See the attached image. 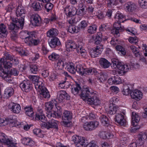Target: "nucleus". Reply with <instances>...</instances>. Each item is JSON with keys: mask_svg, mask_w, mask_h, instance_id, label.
Instances as JSON below:
<instances>
[{"mask_svg": "<svg viewBox=\"0 0 147 147\" xmlns=\"http://www.w3.org/2000/svg\"><path fill=\"white\" fill-rule=\"evenodd\" d=\"M85 67L80 64H77L76 66V71L80 75H83Z\"/></svg>", "mask_w": 147, "mask_h": 147, "instance_id": "obj_39", "label": "nucleus"}, {"mask_svg": "<svg viewBox=\"0 0 147 147\" xmlns=\"http://www.w3.org/2000/svg\"><path fill=\"white\" fill-rule=\"evenodd\" d=\"M128 40L131 43H136L138 41V39L136 37H129L128 39Z\"/></svg>", "mask_w": 147, "mask_h": 147, "instance_id": "obj_61", "label": "nucleus"}, {"mask_svg": "<svg viewBox=\"0 0 147 147\" xmlns=\"http://www.w3.org/2000/svg\"><path fill=\"white\" fill-rule=\"evenodd\" d=\"M95 43L97 44H98L102 40H105L107 39L102 36V33L100 32H98L95 36L92 37Z\"/></svg>", "mask_w": 147, "mask_h": 147, "instance_id": "obj_30", "label": "nucleus"}, {"mask_svg": "<svg viewBox=\"0 0 147 147\" xmlns=\"http://www.w3.org/2000/svg\"><path fill=\"white\" fill-rule=\"evenodd\" d=\"M44 3H47L45 5V7L46 11L49 12L51 10L53 7V5L51 3H49L51 0H39Z\"/></svg>", "mask_w": 147, "mask_h": 147, "instance_id": "obj_37", "label": "nucleus"}, {"mask_svg": "<svg viewBox=\"0 0 147 147\" xmlns=\"http://www.w3.org/2000/svg\"><path fill=\"white\" fill-rule=\"evenodd\" d=\"M146 139H147L146 134H140L138 136V139L136 141V142L137 145L138 146L142 145Z\"/></svg>", "mask_w": 147, "mask_h": 147, "instance_id": "obj_27", "label": "nucleus"}, {"mask_svg": "<svg viewBox=\"0 0 147 147\" xmlns=\"http://www.w3.org/2000/svg\"><path fill=\"white\" fill-rule=\"evenodd\" d=\"M103 50V46L98 45L90 49V54L91 57L94 58L100 54Z\"/></svg>", "mask_w": 147, "mask_h": 147, "instance_id": "obj_13", "label": "nucleus"}, {"mask_svg": "<svg viewBox=\"0 0 147 147\" xmlns=\"http://www.w3.org/2000/svg\"><path fill=\"white\" fill-rule=\"evenodd\" d=\"M38 70V68L37 66L35 65H32L30 67V71L33 74L36 73Z\"/></svg>", "mask_w": 147, "mask_h": 147, "instance_id": "obj_62", "label": "nucleus"}, {"mask_svg": "<svg viewBox=\"0 0 147 147\" xmlns=\"http://www.w3.org/2000/svg\"><path fill=\"white\" fill-rule=\"evenodd\" d=\"M84 73L83 75L91 74L92 73V69L91 68H87L85 67L84 70Z\"/></svg>", "mask_w": 147, "mask_h": 147, "instance_id": "obj_60", "label": "nucleus"}, {"mask_svg": "<svg viewBox=\"0 0 147 147\" xmlns=\"http://www.w3.org/2000/svg\"><path fill=\"white\" fill-rule=\"evenodd\" d=\"M20 35L21 38L24 39L25 43L29 45H36L40 42L38 39H36L34 35L27 31L21 32Z\"/></svg>", "mask_w": 147, "mask_h": 147, "instance_id": "obj_4", "label": "nucleus"}, {"mask_svg": "<svg viewBox=\"0 0 147 147\" xmlns=\"http://www.w3.org/2000/svg\"><path fill=\"white\" fill-rule=\"evenodd\" d=\"M31 7L35 11H39L41 9L40 3L37 1L34 2L31 5Z\"/></svg>", "mask_w": 147, "mask_h": 147, "instance_id": "obj_45", "label": "nucleus"}, {"mask_svg": "<svg viewBox=\"0 0 147 147\" xmlns=\"http://www.w3.org/2000/svg\"><path fill=\"white\" fill-rule=\"evenodd\" d=\"M30 79L34 84L35 88L38 92H47V88L43 85L41 81V78L38 76H32Z\"/></svg>", "mask_w": 147, "mask_h": 147, "instance_id": "obj_6", "label": "nucleus"}, {"mask_svg": "<svg viewBox=\"0 0 147 147\" xmlns=\"http://www.w3.org/2000/svg\"><path fill=\"white\" fill-rule=\"evenodd\" d=\"M15 6V4H10L6 8V10L7 12H11L14 9Z\"/></svg>", "mask_w": 147, "mask_h": 147, "instance_id": "obj_59", "label": "nucleus"}, {"mask_svg": "<svg viewBox=\"0 0 147 147\" xmlns=\"http://www.w3.org/2000/svg\"><path fill=\"white\" fill-rule=\"evenodd\" d=\"M126 31L129 34H131L135 35L136 33V30L132 27L126 29Z\"/></svg>", "mask_w": 147, "mask_h": 147, "instance_id": "obj_58", "label": "nucleus"}, {"mask_svg": "<svg viewBox=\"0 0 147 147\" xmlns=\"http://www.w3.org/2000/svg\"><path fill=\"white\" fill-rule=\"evenodd\" d=\"M72 118V113L69 111H65L62 116V122L61 124L64 126H66L69 123V121L71 120Z\"/></svg>", "mask_w": 147, "mask_h": 147, "instance_id": "obj_10", "label": "nucleus"}, {"mask_svg": "<svg viewBox=\"0 0 147 147\" xmlns=\"http://www.w3.org/2000/svg\"><path fill=\"white\" fill-rule=\"evenodd\" d=\"M99 119L102 125L104 126H107L109 124L108 118L105 115H102L99 117Z\"/></svg>", "mask_w": 147, "mask_h": 147, "instance_id": "obj_36", "label": "nucleus"}, {"mask_svg": "<svg viewBox=\"0 0 147 147\" xmlns=\"http://www.w3.org/2000/svg\"><path fill=\"white\" fill-rule=\"evenodd\" d=\"M119 4L117 0H109L107 1V5L109 7H114Z\"/></svg>", "mask_w": 147, "mask_h": 147, "instance_id": "obj_47", "label": "nucleus"}, {"mask_svg": "<svg viewBox=\"0 0 147 147\" xmlns=\"http://www.w3.org/2000/svg\"><path fill=\"white\" fill-rule=\"evenodd\" d=\"M36 119L37 120H40L41 121L43 122L46 120V117L45 115L41 111L38 112L36 114Z\"/></svg>", "mask_w": 147, "mask_h": 147, "instance_id": "obj_42", "label": "nucleus"}, {"mask_svg": "<svg viewBox=\"0 0 147 147\" xmlns=\"http://www.w3.org/2000/svg\"><path fill=\"white\" fill-rule=\"evenodd\" d=\"M142 49L144 52V55L145 56H147V47L146 44H143L142 45Z\"/></svg>", "mask_w": 147, "mask_h": 147, "instance_id": "obj_64", "label": "nucleus"}, {"mask_svg": "<svg viewBox=\"0 0 147 147\" xmlns=\"http://www.w3.org/2000/svg\"><path fill=\"white\" fill-rule=\"evenodd\" d=\"M136 7V6L134 3L129 2L125 4L124 6L125 9L129 12H132L134 11Z\"/></svg>", "mask_w": 147, "mask_h": 147, "instance_id": "obj_29", "label": "nucleus"}, {"mask_svg": "<svg viewBox=\"0 0 147 147\" xmlns=\"http://www.w3.org/2000/svg\"><path fill=\"white\" fill-rule=\"evenodd\" d=\"M97 29V26L96 25H92L89 27L88 32L90 34H93L96 32Z\"/></svg>", "mask_w": 147, "mask_h": 147, "instance_id": "obj_48", "label": "nucleus"}, {"mask_svg": "<svg viewBox=\"0 0 147 147\" xmlns=\"http://www.w3.org/2000/svg\"><path fill=\"white\" fill-rule=\"evenodd\" d=\"M58 123L57 121L52 119L50 120L48 122L44 123L43 125L47 129L52 128H55L57 127Z\"/></svg>", "mask_w": 147, "mask_h": 147, "instance_id": "obj_18", "label": "nucleus"}, {"mask_svg": "<svg viewBox=\"0 0 147 147\" xmlns=\"http://www.w3.org/2000/svg\"><path fill=\"white\" fill-rule=\"evenodd\" d=\"M57 101L54 99L51 100V101L47 102L45 104V109L47 111H50L53 109L55 105V106H56Z\"/></svg>", "mask_w": 147, "mask_h": 147, "instance_id": "obj_25", "label": "nucleus"}, {"mask_svg": "<svg viewBox=\"0 0 147 147\" xmlns=\"http://www.w3.org/2000/svg\"><path fill=\"white\" fill-rule=\"evenodd\" d=\"M17 51L18 52L19 54L21 55L26 56L27 55V51H25V50L23 49L22 48H18L17 49Z\"/></svg>", "mask_w": 147, "mask_h": 147, "instance_id": "obj_55", "label": "nucleus"}, {"mask_svg": "<svg viewBox=\"0 0 147 147\" xmlns=\"http://www.w3.org/2000/svg\"><path fill=\"white\" fill-rule=\"evenodd\" d=\"M70 98V96L66 92H64L63 94H61L59 96H57V100L59 102H62L64 99L68 100H69Z\"/></svg>", "mask_w": 147, "mask_h": 147, "instance_id": "obj_35", "label": "nucleus"}, {"mask_svg": "<svg viewBox=\"0 0 147 147\" xmlns=\"http://www.w3.org/2000/svg\"><path fill=\"white\" fill-rule=\"evenodd\" d=\"M39 94L41 97L45 98H49L50 97L49 92H40Z\"/></svg>", "mask_w": 147, "mask_h": 147, "instance_id": "obj_63", "label": "nucleus"}, {"mask_svg": "<svg viewBox=\"0 0 147 147\" xmlns=\"http://www.w3.org/2000/svg\"><path fill=\"white\" fill-rule=\"evenodd\" d=\"M65 62L61 60L58 61L55 65V67L57 69L60 70L63 69L64 67Z\"/></svg>", "mask_w": 147, "mask_h": 147, "instance_id": "obj_46", "label": "nucleus"}, {"mask_svg": "<svg viewBox=\"0 0 147 147\" xmlns=\"http://www.w3.org/2000/svg\"><path fill=\"white\" fill-rule=\"evenodd\" d=\"M49 44L51 48H54L57 46L60 45L61 43L58 38L55 37L51 39Z\"/></svg>", "mask_w": 147, "mask_h": 147, "instance_id": "obj_28", "label": "nucleus"}, {"mask_svg": "<svg viewBox=\"0 0 147 147\" xmlns=\"http://www.w3.org/2000/svg\"><path fill=\"white\" fill-rule=\"evenodd\" d=\"M66 51H71L78 47L76 43L73 41L69 40L65 43Z\"/></svg>", "mask_w": 147, "mask_h": 147, "instance_id": "obj_16", "label": "nucleus"}, {"mask_svg": "<svg viewBox=\"0 0 147 147\" xmlns=\"http://www.w3.org/2000/svg\"><path fill=\"white\" fill-rule=\"evenodd\" d=\"M88 23L85 20L82 21L79 24V27L82 29H84L88 26Z\"/></svg>", "mask_w": 147, "mask_h": 147, "instance_id": "obj_57", "label": "nucleus"}, {"mask_svg": "<svg viewBox=\"0 0 147 147\" xmlns=\"http://www.w3.org/2000/svg\"><path fill=\"white\" fill-rule=\"evenodd\" d=\"M24 16H22L20 19L19 21L16 18H11L10 20V24H8L9 29L14 32L20 28H22L24 25Z\"/></svg>", "mask_w": 147, "mask_h": 147, "instance_id": "obj_5", "label": "nucleus"}, {"mask_svg": "<svg viewBox=\"0 0 147 147\" xmlns=\"http://www.w3.org/2000/svg\"><path fill=\"white\" fill-rule=\"evenodd\" d=\"M80 48V51H79V53L84 58H85L86 57V51L82 48L81 47H80L79 46H78V47Z\"/></svg>", "mask_w": 147, "mask_h": 147, "instance_id": "obj_53", "label": "nucleus"}, {"mask_svg": "<svg viewBox=\"0 0 147 147\" xmlns=\"http://www.w3.org/2000/svg\"><path fill=\"white\" fill-rule=\"evenodd\" d=\"M100 66L104 68H108L111 64L107 59L104 58H101L99 61Z\"/></svg>", "mask_w": 147, "mask_h": 147, "instance_id": "obj_31", "label": "nucleus"}, {"mask_svg": "<svg viewBox=\"0 0 147 147\" xmlns=\"http://www.w3.org/2000/svg\"><path fill=\"white\" fill-rule=\"evenodd\" d=\"M78 9L77 11V14L78 15L82 17L85 14L86 11H85L83 5L82 4H80L78 6Z\"/></svg>", "mask_w": 147, "mask_h": 147, "instance_id": "obj_34", "label": "nucleus"}, {"mask_svg": "<svg viewBox=\"0 0 147 147\" xmlns=\"http://www.w3.org/2000/svg\"><path fill=\"white\" fill-rule=\"evenodd\" d=\"M100 103V100L97 97L91 98L88 103L91 105H99Z\"/></svg>", "mask_w": 147, "mask_h": 147, "instance_id": "obj_44", "label": "nucleus"}, {"mask_svg": "<svg viewBox=\"0 0 147 147\" xmlns=\"http://www.w3.org/2000/svg\"><path fill=\"white\" fill-rule=\"evenodd\" d=\"M8 107L11 111L14 113H19L21 110L20 105L14 102H11L8 105Z\"/></svg>", "mask_w": 147, "mask_h": 147, "instance_id": "obj_14", "label": "nucleus"}, {"mask_svg": "<svg viewBox=\"0 0 147 147\" xmlns=\"http://www.w3.org/2000/svg\"><path fill=\"white\" fill-rule=\"evenodd\" d=\"M111 61L112 63V67L116 69L117 72L119 74L122 75L130 69L129 64H125L115 59H112Z\"/></svg>", "mask_w": 147, "mask_h": 147, "instance_id": "obj_3", "label": "nucleus"}, {"mask_svg": "<svg viewBox=\"0 0 147 147\" xmlns=\"http://www.w3.org/2000/svg\"><path fill=\"white\" fill-rule=\"evenodd\" d=\"M59 57V55L57 53H53L49 56V60L51 61H56Z\"/></svg>", "mask_w": 147, "mask_h": 147, "instance_id": "obj_49", "label": "nucleus"}, {"mask_svg": "<svg viewBox=\"0 0 147 147\" xmlns=\"http://www.w3.org/2000/svg\"><path fill=\"white\" fill-rule=\"evenodd\" d=\"M131 123L133 127L136 126L139 122L140 118L139 115L135 112H132V113Z\"/></svg>", "mask_w": 147, "mask_h": 147, "instance_id": "obj_22", "label": "nucleus"}, {"mask_svg": "<svg viewBox=\"0 0 147 147\" xmlns=\"http://www.w3.org/2000/svg\"><path fill=\"white\" fill-rule=\"evenodd\" d=\"M64 12L67 17H71L74 16L76 14L77 10L75 7L67 6L65 7Z\"/></svg>", "mask_w": 147, "mask_h": 147, "instance_id": "obj_15", "label": "nucleus"}, {"mask_svg": "<svg viewBox=\"0 0 147 147\" xmlns=\"http://www.w3.org/2000/svg\"><path fill=\"white\" fill-rule=\"evenodd\" d=\"M40 18L37 14L32 15L31 17V24L33 26H38L40 23Z\"/></svg>", "mask_w": 147, "mask_h": 147, "instance_id": "obj_19", "label": "nucleus"}, {"mask_svg": "<svg viewBox=\"0 0 147 147\" xmlns=\"http://www.w3.org/2000/svg\"><path fill=\"white\" fill-rule=\"evenodd\" d=\"M132 88L131 85L129 84L125 85L123 87V92H133Z\"/></svg>", "mask_w": 147, "mask_h": 147, "instance_id": "obj_51", "label": "nucleus"}, {"mask_svg": "<svg viewBox=\"0 0 147 147\" xmlns=\"http://www.w3.org/2000/svg\"><path fill=\"white\" fill-rule=\"evenodd\" d=\"M25 11L24 8L21 5L19 6L16 9V14L17 16H20L24 14Z\"/></svg>", "mask_w": 147, "mask_h": 147, "instance_id": "obj_43", "label": "nucleus"}, {"mask_svg": "<svg viewBox=\"0 0 147 147\" xmlns=\"http://www.w3.org/2000/svg\"><path fill=\"white\" fill-rule=\"evenodd\" d=\"M32 86V85L30 84V81L28 80H24L20 84V87L23 91H26V90L30 89Z\"/></svg>", "mask_w": 147, "mask_h": 147, "instance_id": "obj_17", "label": "nucleus"}, {"mask_svg": "<svg viewBox=\"0 0 147 147\" xmlns=\"http://www.w3.org/2000/svg\"><path fill=\"white\" fill-rule=\"evenodd\" d=\"M8 32L6 26L3 24H0V37L5 38L8 34Z\"/></svg>", "mask_w": 147, "mask_h": 147, "instance_id": "obj_23", "label": "nucleus"}, {"mask_svg": "<svg viewBox=\"0 0 147 147\" xmlns=\"http://www.w3.org/2000/svg\"><path fill=\"white\" fill-rule=\"evenodd\" d=\"M1 94V97L5 98H8L13 94V92H0V95Z\"/></svg>", "mask_w": 147, "mask_h": 147, "instance_id": "obj_52", "label": "nucleus"}, {"mask_svg": "<svg viewBox=\"0 0 147 147\" xmlns=\"http://www.w3.org/2000/svg\"><path fill=\"white\" fill-rule=\"evenodd\" d=\"M80 96L83 100L88 103L91 98L88 92H81Z\"/></svg>", "mask_w": 147, "mask_h": 147, "instance_id": "obj_38", "label": "nucleus"}, {"mask_svg": "<svg viewBox=\"0 0 147 147\" xmlns=\"http://www.w3.org/2000/svg\"><path fill=\"white\" fill-rule=\"evenodd\" d=\"M108 82L110 85L113 84H119L121 82V80L120 78L116 76H112L108 80Z\"/></svg>", "mask_w": 147, "mask_h": 147, "instance_id": "obj_21", "label": "nucleus"}, {"mask_svg": "<svg viewBox=\"0 0 147 147\" xmlns=\"http://www.w3.org/2000/svg\"><path fill=\"white\" fill-rule=\"evenodd\" d=\"M123 95H130L132 98L135 99L136 100H139L141 99L142 97V92H124Z\"/></svg>", "mask_w": 147, "mask_h": 147, "instance_id": "obj_20", "label": "nucleus"}, {"mask_svg": "<svg viewBox=\"0 0 147 147\" xmlns=\"http://www.w3.org/2000/svg\"><path fill=\"white\" fill-rule=\"evenodd\" d=\"M72 140L77 147H86L88 145V142L84 137L74 135L72 137Z\"/></svg>", "mask_w": 147, "mask_h": 147, "instance_id": "obj_7", "label": "nucleus"}, {"mask_svg": "<svg viewBox=\"0 0 147 147\" xmlns=\"http://www.w3.org/2000/svg\"><path fill=\"white\" fill-rule=\"evenodd\" d=\"M55 106V109L54 111L53 117L57 118H60L62 114V109L60 107L58 106L57 104L56 106Z\"/></svg>", "mask_w": 147, "mask_h": 147, "instance_id": "obj_26", "label": "nucleus"}, {"mask_svg": "<svg viewBox=\"0 0 147 147\" xmlns=\"http://www.w3.org/2000/svg\"><path fill=\"white\" fill-rule=\"evenodd\" d=\"M118 110V107L115 104H110L108 110V113L111 115L114 114Z\"/></svg>", "mask_w": 147, "mask_h": 147, "instance_id": "obj_32", "label": "nucleus"}, {"mask_svg": "<svg viewBox=\"0 0 147 147\" xmlns=\"http://www.w3.org/2000/svg\"><path fill=\"white\" fill-rule=\"evenodd\" d=\"M125 112L117 114L115 115V120L119 125H123L126 123L125 119Z\"/></svg>", "mask_w": 147, "mask_h": 147, "instance_id": "obj_9", "label": "nucleus"}, {"mask_svg": "<svg viewBox=\"0 0 147 147\" xmlns=\"http://www.w3.org/2000/svg\"><path fill=\"white\" fill-rule=\"evenodd\" d=\"M65 68L68 71L72 74H75L76 71V67H75L74 63L71 62L67 63Z\"/></svg>", "mask_w": 147, "mask_h": 147, "instance_id": "obj_24", "label": "nucleus"}, {"mask_svg": "<svg viewBox=\"0 0 147 147\" xmlns=\"http://www.w3.org/2000/svg\"><path fill=\"white\" fill-rule=\"evenodd\" d=\"M125 16L119 11L117 12L115 15V18L116 22L113 24L111 32L117 36H119V32L124 30V28L121 27L120 23L123 22L125 21Z\"/></svg>", "mask_w": 147, "mask_h": 147, "instance_id": "obj_2", "label": "nucleus"}, {"mask_svg": "<svg viewBox=\"0 0 147 147\" xmlns=\"http://www.w3.org/2000/svg\"><path fill=\"white\" fill-rule=\"evenodd\" d=\"M0 140L1 141L7 145L9 147H17L16 143H13L12 141L8 138L3 133L0 134Z\"/></svg>", "mask_w": 147, "mask_h": 147, "instance_id": "obj_11", "label": "nucleus"}, {"mask_svg": "<svg viewBox=\"0 0 147 147\" xmlns=\"http://www.w3.org/2000/svg\"><path fill=\"white\" fill-rule=\"evenodd\" d=\"M99 125V122L97 121L86 122L83 123V127L86 130L91 131L96 128Z\"/></svg>", "mask_w": 147, "mask_h": 147, "instance_id": "obj_8", "label": "nucleus"}, {"mask_svg": "<svg viewBox=\"0 0 147 147\" xmlns=\"http://www.w3.org/2000/svg\"><path fill=\"white\" fill-rule=\"evenodd\" d=\"M68 30L70 33H77L79 31V28L74 25H71L69 26Z\"/></svg>", "mask_w": 147, "mask_h": 147, "instance_id": "obj_41", "label": "nucleus"}, {"mask_svg": "<svg viewBox=\"0 0 147 147\" xmlns=\"http://www.w3.org/2000/svg\"><path fill=\"white\" fill-rule=\"evenodd\" d=\"M25 113L28 116L32 117L34 114L33 109L31 106L26 107L24 108Z\"/></svg>", "mask_w": 147, "mask_h": 147, "instance_id": "obj_40", "label": "nucleus"}, {"mask_svg": "<svg viewBox=\"0 0 147 147\" xmlns=\"http://www.w3.org/2000/svg\"><path fill=\"white\" fill-rule=\"evenodd\" d=\"M115 49L117 51H119L121 53V55L124 56L126 54V51L122 46L121 45H117L116 46Z\"/></svg>", "mask_w": 147, "mask_h": 147, "instance_id": "obj_50", "label": "nucleus"}, {"mask_svg": "<svg viewBox=\"0 0 147 147\" xmlns=\"http://www.w3.org/2000/svg\"><path fill=\"white\" fill-rule=\"evenodd\" d=\"M1 64L0 65V76L5 79L6 81H9V75L4 72L2 67V65L5 68L11 67L12 63L17 64L18 60L13 59V57L10 55L8 53L5 54V56L0 60Z\"/></svg>", "mask_w": 147, "mask_h": 147, "instance_id": "obj_1", "label": "nucleus"}, {"mask_svg": "<svg viewBox=\"0 0 147 147\" xmlns=\"http://www.w3.org/2000/svg\"><path fill=\"white\" fill-rule=\"evenodd\" d=\"M59 32L58 30L54 28L50 29L47 32V37H52L57 36Z\"/></svg>", "mask_w": 147, "mask_h": 147, "instance_id": "obj_33", "label": "nucleus"}, {"mask_svg": "<svg viewBox=\"0 0 147 147\" xmlns=\"http://www.w3.org/2000/svg\"><path fill=\"white\" fill-rule=\"evenodd\" d=\"M81 87L78 84L73 85L71 86V90L72 92L75 91V92H78L81 89Z\"/></svg>", "mask_w": 147, "mask_h": 147, "instance_id": "obj_54", "label": "nucleus"}, {"mask_svg": "<svg viewBox=\"0 0 147 147\" xmlns=\"http://www.w3.org/2000/svg\"><path fill=\"white\" fill-rule=\"evenodd\" d=\"M138 2L141 7L146 8L147 7V0H139Z\"/></svg>", "mask_w": 147, "mask_h": 147, "instance_id": "obj_56", "label": "nucleus"}, {"mask_svg": "<svg viewBox=\"0 0 147 147\" xmlns=\"http://www.w3.org/2000/svg\"><path fill=\"white\" fill-rule=\"evenodd\" d=\"M0 140L1 141L7 145L9 147H17L16 143H13L12 141L8 138L3 133L0 134Z\"/></svg>", "mask_w": 147, "mask_h": 147, "instance_id": "obj_12", "label": "nucleus"}]
</instances>
